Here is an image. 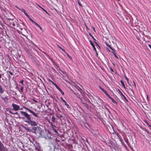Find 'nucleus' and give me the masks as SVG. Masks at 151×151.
<instances>
[{
  "instance_id": "1",
  "label": "nucleus",
  "mask_w": 151,
  "mask_h": 151,
  "mask_svg": "<svg viewBox=\"0 0 151 151\" xmlns=\"http://www.w3.org/2000/svg\"><path fill=\"white\" fill-rule=\"evenodd\" d=\"M32 132L35 133L38 136L42 135V131L41 128L38 127H32Z\"/></svg>"
},
{
  "instance_id": "2",
  "label": "nucleus",
  "mask_w": 151,
  "mask_h": 151,
  "mask_svg": "<svg viewBox=\"0 0 151 151\" xmlns=\"http://www.w3.org/2000/svg\"><path fill=\"white\" fill-rule=\"evenodd\" d=\"M109 144V146L111 148H113L115 150H119L120 149L119 145L117 144L116 142H108Z\"/></svg>"
},
{
  "instance_id": "3",
  "label": "nucleus",
  "mask_w": 151,
  "mask_h": 151,
  "mask_svg": "<svg viewBox=\"0 0 151 151\" xmlns=\"http://www.w3.org/2000/svg\"><path fill=\"white\" fill-rule=\"evenodd\" d=\"M25 122L32 126L35 127V126H37V122L35 121L31 120V119L29 121L25 120Z\"/></svg>"
},
{
  "instance_id": "4",
  "label": "nucleus",
  "mask_w": 151,
  "mask_h": 151,
  "mask_svg": "<svg viewBox=\"0 0 151 151\" xmlns=\"http://www.w3.org/2000/svg\"><path fill=\"white\" fill-rule=\"evenodd\" d=\"M20 112L22 115L24 116L27 119V120L29 121L31 119L30 116L25 112L21 111H20Z\"/></svg>"
},
{
  "instance_id": "5",
  "label": "nucleus",
  "mask_w": 151,
  "mask_h": 151,
  "mask_svg": "<svg viewBox=\"0 0 151 151\" xmlns=\"http://www.w3.org/2000/svg\"><path fill=\"white\" fill-rule=\"evenodd\" d=\"M0 151H8L7 149L4 147L1 142H0Z\"/></svg>"
},
{
  "instance_id": "6",
  "label": "nucleus",
  "mask_w": 151,
  "mask_h": 151,
  "mask_svg": "<svg viewBox=\"0 0 151 151\" xmlns=\"http://www.w3.org/2000/svg\"><path fill=\"white\" fill-rule=\"evenodd\" d=\"M12 105L13 108V110L15 111H17L19 109V106L18 105L14 104H12Z\"/></svg>"
},
{
  "instance_id": "7",
  "label": "nucleus",
  "mask_w": 151,
  "mask_h": 151,
  "mask_svg": "<svg viewBox=\"0 0 151 151\" xmlns=\"http://www.w3.org/2000/svg\"><path fill=\"white\" fill-rule=\"evenodd\" d=\"M51 126H52V127L51 128L52 130H53L56 133L58 134V131L55 129V128H56V127L55 125H54L52 124V123H51Z\"/></svg>"
},
{
  "instance_id": "8",
  "label": "nucleus",
  "mask_w": 151,
  "mask_h": 151,
  "mask_svg": "<svg viewBox=\"0 0 151 151\" xmlns=\"http://www.w3.org/2000/svg\"><path fill=\"white\" fill-rule=\"evenodd\" d=\"M52 144L54 146V150L53 151H55V149L56 148H58V145L57 143V142H53Z\"/></svg>"
},
{
  "instance_id": "9",
  "label": "nucleus",
  "mask_w": 151,
  "mask_h": 151,
  "mask_svg": "<svg viewBox=\"0 0 151 151\" xmlns=\"http://www.w3.org/2000/svg\"><path fill=\"white\" fill-rule=\"evenodd\" d=\"M31 114H32L33 116H35L37 118H39V117L38 116V115L39 114L38 113H36L34 111L32 110L30 112Z\"/></svg>"
},
{
  "instance_id": "10",
  "label": "nucleus",
  "mask_w": 151,
  "mask_h": 151,
  "mask_svg": "<svg viewBox=\"0 0 151 151\" xmlns=\"http://www.w3.org/2000/svg\"><path fill=\"white\" fill-rule=\"evenodd\" d=\"M60 99L67 106V108H70L69 105L64 100L62 97H61Z\"/></svg>"
},
{
  "instance_id": "11",
  "label": "nucleus",
  "mask_w": 151,
  "mask_h": 151,
  "mask_svg": "<svg viewBox=\"0 0 151 151\" xmlns=\"http://www.w3.org/2000/svg\"><path fill=\"white\" fill-rule=\"evenodd\" d=\"M55 86L57 88V89H58L59 91H60V92L63 95L64 94V92H63V91H62V90L57 85H55Z\"/></svg>"
},
{
  "instance_id": "12",
  "label": "nucleus",
  "mask_w": 151,
  "mask_h": 151,
  "mask_svg": "<svg viewBox=\"0 0 151 151\" xmlns=\"http://www.w3.org/2000/svg\"><path fill=\"white\" fill-rule=\"evenodd\" d=\"M56 117L60 119V121H61V118H62V119H64V117L63 116L60 114L57 115Z\"/></svg>"
},
{
  "instance_id": "13",
  "label": "nucleus",
  "mask_w": 151,
  "mask_h": 151,
  "mask_svg": "<svg viewBox=\"0 0 151 151\" xmlns=\"http://www.w3.org/2000/svg\"><path fill=\"white\" fill-rule=\"evenodd\" d=\"M89 42L90 43L91 45L92 46V47L93 48V50H94L95 51H96V48L92 41L91 40H90Z\"/></svg>"
},
{
  "instance_id": "14",
  "label": "nucleus",
  "mask_w": 151,
  "mask_h": 151,
  "mask_svg": "<svg viewBox=\"0 0 151 151\" xmlns=\"http://www.w3.org/2000/svg\"><path fill=\"white\" fill-rule=\"evenodd\" d=\"M24 129L26 131L28 132H32V127L29 128L28 127H24Z\"/></svg>"
},
{
  "instance_id": "15",
  "label": "nucleus",
  "mask_w": 151,
  "mask_h": 151,
  "mask_svg": "<svg viewBox=\"0 0 151 151\" xmlns=\"http://www.w3.org/2000/svg\"><path fill=\"white\" fill-rule=\"evenodd\" d=\"M2 99L4 100V101L5 102L7 101L8 100V98L7 97L5 96L2 97Z\"/></svg>"
},
{
  "instance_id": "16",
  "label": "nucleus",
  "mask_w": 151,
  "mask_h": 151,
  "mask_svg": "<svg viewBox=\"0 0 151 151\" xmlns=\"http://www.w3.org/2000/svg\"><path fill=\"white\" fill-rule=\"evenodd\" d=\"M99 87L105 93L107 92L105 90L104 88H102L100 86H99Z\"/></svg>"
},
{
  "instance_id": "17",
  "label": "nucleus",
  "mask_w": 151,
  "mask_h": 151,
  "mask_svg": "<svg viewBox=\"0 0 151 151\" xmlns=\"http://www.w3.org/2000/svg\"><path fill=\"white\" fill-rule=\"evenodd\" d=\"M110 99L113 102V103L116 104L117 105V102L114 100L112 98H111Z\"/></svg>"
},
{
  "instance_id": "18",
  "label": "nucleus",
  "mask_w": 151,
  "mask_h": 151,
  "mask_svg": "<svg viewBox=\"0 0 151 151\" xmlns=\"http://www.w3.org/2000/svg\"><path fill=\"white\" fill-rule=\"evenodd\" d=\"M106 44L108 47H109L111 49L113 50V51H114V50L111 47V46L109 45L107 43H106Z\"/></svg>"
},
{
  "instance_id": "19",
  "label": "nucleus",
  "mask_w": 151,
  "mask_h": 151,
  "mask_svg": "<svg viewBox=\"0 0 151 151\" xmlns=\"http://www.w3.org/2000/svg\"><path fill=\"white\" fill-rule=\"evenodd\" d=\"M120 82H121V83L122 86H123V87L125 89L126 88V87L124 85V82H123V81L122 80H121L120 81Z\"/></svg>"
},
{
  "instance_id": "20",
  "label": "nucleus",
  "mask_w": 151,
  "mask_h": 151,
  "mask_svg": "<svg viewBox=\"0 0 151 151\" xmlns=\"http://www.w3.org/2000/svg\"><path fill=\"white\" fill-rule=\"evenodd\" d=\"M120 92L121 93V95L123 97V98H124V99L125 100H126V101H127L128 100L125 97V96L123 94V93L121 91H120Z\"/></svg>"
},
{
  "instance_id": "21",
  "label": "nucleus",
  "mask_w": 151,
  "mask_h": 151,
  "mask_svg": "<svg viewBox=\"0 0 151 151\" xmlns=\"http://www.w3.org/2000/svg\"><path fill=\"white\" fill-rule=\"evenodd\" d=\"M4 91V90H3L1 86L0 85V93H2Z\"/></svg>"
},
{
  "instance_id": "22",
  "label": "nucleus",
  "mask_w": 151,
  "mask_h": 151,
  "mask_svg": "<svg viewBox=\"0 0 151 151\" xmlns=\"http://www.w3.org/2000/svg\"><path fill=\"white\" fill-rule=\"evenodd\" d=\"M74 94L77 96V97H78L79 98H80L81 96L77 92H75Z\"/></svg>"
},
{
  "instance_id": "23",
  "label": "nucleus",
  "mask_w": 151,
  "mask_h": 151,
  "mask_svg": "<svg viewBox=\"0 0 151 151\" xmlns=\"http://www.w3.org/2000/svg\"><path fill=\"white\" fill-rule=\"evenodd\" d=\"M83 105L84 106L86 107L88 109L89 108V106L88 104H87L86 103H84Z\"/></svg>"
},
{
  "instance_id": "24",
  "label": "nucleus",
  "mask_w": 151,
  "mask_h": 151,
  "mask_svg": "<svg viewBox=\"0 0 151 151\" xmlns=\"http://www.w3.org/2000/svg\"><path fill=\"white\" fill-rule=\"evenodd\" d=\"M55 118L54 117V116H52V122H55Z\"/></svg>"
},
{
  "instance_id": "25",
  "label": "nucleus",
  "mask_w": 151,
  "mask_h": 151,
  "mask_svg": "<svg viewBox=\"0 0 151 151\" xmlns=\"http://www.w3.org/2000/svg\"><path fill=\"white\" fill-rule=\"evenodd\" d=\"M81 100L83 104H84V103H86L85 100L84 99H81Z\"/></svg>"
},
{
  "instance_id": "26",
  "label": "nucleus",
  "mask_w": 151,
  "mask_h": 151,
  "mask_svg": "<svg viewBox=\"0 0 151 151\" xmlns=\"http://www.w3.org/2000/svg\"><path fill=\"white\" fill-rule=\"evenodd\" d=\"M39 6L40 8L41 9H42V10H43L47 14H48V12H47L45 10V9H44L42 7H41L40 6Z\"/></svg>"
},
{
  "instance_id": "27",
  "label": "nucleus",
  "mask_w": 151,
  "mask_h": 151,
  "mask_svg": "<svg viewBox=\"0 0 151 151\" xmlns=\"http://www.w3.org/2000/svg\"><path fill=\"white\" fill-rule=\"evenodd\" d=\"M89 35L93 39V40H95V41L96 40L95 39V38H94L93 37V35L90 33H89Z\"/></svg>"
},
{
  "instance_id": "28",
  "label": "nucleus",
  "mask_w": 151,
  "mask_h": 151,
  "mask_svg": "<svg viewBox=\"0 0 151 151\" xmlns=\"http://www.w3.org/2000/svg\"><path fill=\"white\" fill-rule=\"evenodd\" d=\"M114 51H112V53L114 54V55L115 57L116 58H118V57L116 56L115 53L114 52Z\"/></svg>"
},
{
  "instance_id": "29",
  "label": "nucleus",
  "mask_w": 151,
  "mask_h": 151,
  "mask_svg": "<svg viewBox=\"0 0 151 151\" xmlns=\"http://www.w3.org/2000/svg\"><path fill=\"white\" fill-rule=\"evenodd\" d=\"M58 47L59 48L61 49L63 52H65V50L64 49H63V48H62L61 47H60V46H59L58 45Z\"/></svg>"
},
{
  "instance_id": "30",
  "label": "nucleus",
  "mask_w": 151,
  "mask_h": 151,
  "mask_svg": "<svg viewBox=\"0 0 151 151\" xmlns=\"http://www.w3.org/2000/svg\"><path fill=\"white\" fill-rule=\"evenodd\" d=\"M37 27H39L42 31L43 32L42 28L40 27V26L38 24L37 25Z\"/></svg>"
},
{
  "instance_id": "31",
  "label": "nucleus",
  "mask_w": 151,
  "mask_h": 151,
  "mask_svg": "<svg viewBox=\"0 0 151 151\" xmlns=\"http://www.w3.org/2000/svg\"><path fill=\"white\" fill-rule=\"evenodd\" d=\"M9 113H11V114H16L17 115H18V114H19L17 112H16L15 113H13L12 111H9Z\"/></svg>"
},
{
  "instance_id": "32",
  "label": "nucleus",
  "mask_w": 151,
  "mask_h": 151,
  "mask_svg": "<svg viewBox=\"0 0 151 151\" xmlns=\"http://www.w3.org/2000/svg\"><path fill=\"white\" fill-rule=\"evenodd\" d=\"M122 145L125 147V148H127V147L126 146V145L124 143V142H121Z\"/></svg>"
},
{
  "instance_id": "33",
  "label": "nucleus",
  "mask_w": 151,
  "mask_h": 151,
  "mask_svg": "<svg viewBox=\"0 0 151 151\" xmlns=\"http://www.w3.org/2000/svg\"><path fill=\"white\" fill-rule=\"evenodd\" d=\"M141 128L143 130L145 131V132H148L146 128L143 127H141Z\"/></svg>"
},
{
  "instance_id": "34",
  "label": "nucleus",
  "mask_w": 151,
  "mask_h": 151,
  "mask_svg": "<svg viewBox=\"0 0 151 151\" xmlns=\"http://www.w3.org/2000/svg\"><path fill=\"white\" fill-rule=\"evenodd\" d=\"M145 122L147 124V125H148L149 127H150L151 128V126L146 121H145Z\"/></svg>"
},
{
  "instance_id": "35",
  "label": "nucleus",
  "mask_w": 151,
  "mask_h": 151,
  "mask_svg": "<svg viewBox=\"0 0 151 151\" xmlns=\"http://www.w3.org/2000/svg\"><path fill=\"white\" fill-rule=\"evenodd\" d=\"M23 88H24V87H21V88H20V89H21V91L22 92H23Z\"/></svg>"
},
{
  "instance_id": "36",
  "label": "nucleus",
  "mask_w": 151,
  "mask_h": 151,
  "mask_svg": "<svg viewBox=\"0 0 151 151\" xmlns=\"http://www.w3.org/2000/svg\"><path fill=\"white\" fill-rule=\"evenodd\" d=\"M19 10H21L23 12H24V11H25V10L23 9H20Z\"/></svg>"
},
{
  "instance_id": "37",
  "label": "nucleus",
  "mask_w": 151,
  "mask_h": 151,
  "mask_svg": "<svg viewBox=\"0 0 151 151\" xmlns=\"http://www.w3.org/2000/svg\"><path fill=\"white\" fill-rule=\"evenodd\" d=\"M23 82H24V81L23 80H22V81H20L19 82L20 83H21L22 84H23Z\"/></svg>"
},
{
  "instance_id": "38",
  "label": "nucleus",
  "mask_w": 151,
  "mask_h": 151,
  "mask_svg": "<svg viewBox=\"0 0 151 151\" xmlns=\"http://www.w3.org/2000/svg\"><path fill=\"white\" fill-rule=\"evenodd\" d=\"M77 89H78V91H79L80 92L81 91V88H79V87H78V88H77Z\"/></svg>"
},
{
  "instance_id": "39",
  "label": "nucleus",
  "mask_w": 151,
  "mask_h": 151,
  "mask_svg": "<svg viewBox=\"0 0 151 151\" xmlns=\"http://www.w3.org/2000/svg\"><path fill=\"white\" fill-rule=\"evenodd\" d=\"M32 100H33V101L34 102H35V103H37V102H38V101H37L36 100H35V99H32Z\"/></svg>"
},
{
  "instance_id": "40",
  "label": "nucleus",
  "mask_w": 151,
  "mask_h": 151,
  "mask_svg": "<svg viewBox=\"0 0 151 151\" xmlns=\"http://www.w3.org/2000/svg\"><path fill=\"white\" fill-rule=\"evenodd\" d=\"M67 55L68 57L69 58H70V59H71V57H70V56L68 54H67Z\"/></svg>"
},
{
  "instance_id": "41",
  "label": "nucleus",
  "mask_w": 151,
  "mask_h": 151,
  "mask_svg": "<svg viewBox=\"0 0 151 151\" xmlns=\"http://www.w3.org/2000/svg\"><path fill=\"white\" fill-rule=\"evenodd\" d=\"M17 115L18 116V118H19L20 119H21V118H22V119L23 118H21V117L20 116V115L19 114H18V115Z\"/></svg>"
},
{
  "instance_id": "42",
  "label": "nucleus",
  "mask_w": 151,
  "mask_h": 151,
  "mask_svg": "<svg viewBox=\"0 0 151 151\" xmlns=\"http://www.w3.org/2000/svg\"><path fill=\"white\" fill-rule=\"evenodd\" d=\"M28 18H30V16L27 13L25 15Z\"/></svg>"
},
{
  "instance_id": "43",
  "label": "nucleus",
  "mask_w": 151,
  "mask_h": 151,
  "mask_svg": "<svg viewBox=\"0 0 151 151\" xmlns=\"http://www.w3.org/2000/svg\"><path fill=\"white\" fill-rule=\"evenodd\" d=\"M52 83L54 85H55H55H56L57 84L55 83H54L52 81Z\"/></svg>"
},
{
  "instance_id": "44",
  "label": "nucleus",
  "mask_w": 151,
  "mask_h": 151,
  "mask_svg": "<svg viewBox=\"0 0 151 151\" xmlns=\"http://www.w3.org/2000/svg\"><path fill=\"white\" fill-rule=\"evenodd\" d=\"M94 42L97 45L99 48H100V46H99V45L95 41H94Z\"/></svg>"
},
{
  "instance_id": "45",
  "label": "nucleus",
  "mask_w": 151,
  "mask_h": 151,
  "mask_svg": "<svg viewBox=\"0 0 151 151\" xmlns=\"http://www.w3.org/2000/svg\"><path fill=\"white\" fill-rule=\"evenodd\" d=\"M94 42L97 45L99 48H100V46H99V45L95 41H94Z\"/></svg>"
},
{
  "instance_id": "46",
  "label": "nucleus",
  "mask_w": 151,
  "mask_h": 151,
  "mask_svg": "<svg viewBox=\"0 0 151 151\" xmlns=\"http://www.w3.org/2000/svg\"><path fill=\"white\" fill-rule=\"evenodd\" d=\"M125 78L127 81L128 83H129V81H128V79L126 76H125Z\"/></svg>"
},
{
  "instance_id": "47",
  "label": "nucleus",
  "mask_w": 151,
  "mask_h": 151,
  "mask_svg": "<svg viewBox=\"0 0 151 151\" xmlns=\"http://www.w3.org/2000/svg\"><path fill=\"white\" fill-rule=\"evenodd\" d=\"M27 110H28L29 112H30L32 110L31 109L28 108Z\"/></svg>"
},
{
  "instance_id": "48",
  "label": "nucleus",
  "mask_w": 151,
  "mask_h": 151,
  "mask_svg": "<svg viewBox=\"0 0 151 151\" xmlns=\"http://www.w3.org/2000/svg\"><path fill=\"white\" fill-rule=\"evenodd\" d=\"M9 72V73H10V74H11V75H13V73L12 72L10 71Z\"/></svg>"
},
{
  "instance_id": "49",
  "label": "nucleus",
  "mask_w": 151,
  "mask_h": 151,
  "mask_svg": "<svg viewBox=\"0 0 151 151\" xmlns=\"http://www.w3.org/2000/svg\"><path fill=\"white\" fill-rule=\"evenodd\" d=\"M105 108L109 112H110V111H109V109H108V108L107 107H105Z\"/></svg>"
},
{
  "instance_id": "50",
  "label": "nucleus",
  "mask_w": 151,
  "mask_h": 151,
  "mask_svg": "<svg viewBox=\"0 0 151 151\" xmlns=\"http://www.w3.org/2000/svg\"><path fill=\"white\" fill-rule=\"evenodd\" d=\"M107 96L109 99H110L111 97L109 96V95H108Z\"/></svg>"
},
{
  "instance_id": "51",
  "label": "nucleus",
  "mask_w": 151,
  "mask_h": 151,
  "mask_svg": "<svg viewBox=\"0 0 151 151\" xmlns=\"http://www.w3.org/2000/svg\"><path fill=\"white\" fill-rule=\"evenodd\" d=\"M71 90L72 91V92L74 94L76 92L75 91H74L73 90H72V89H71Z\"/></svg>"
},
{
  "instance_id": "52",
  "label": "nucleus",
  "mask_w": 151,
  "mask_h": 151,
  "mask_svg": "<svg viewBox=\"0 0 151 151\" xmlns=\"http://www.w3.org/2000/svg\"><path fill=\"white\" fill-rule=\"evenodd\" d=\"M35 24V25L36 26H37V25L38 24H37V23H36L35 22L34 23Z\"/></svg>"
},
{
  "instance_id": "53",
  "label": "nucleus",
  "mask_w": 151,
  "mask_h": 151,
  "mask_svg": "<svg viewBox=\"0 0 151 151\" xmlns=\"http://www.w3.org/2000/svg\"><path fill=\"white\" fill-rule=\"evenodd\" d=\"M147 109H146L147 110L149 111V110L150 109V108H149L147 106Z\"/></svg>"
},
{
  "instance_id": "54",
  "label": "nucleus",
  "mask_w": 151,
  "mask_h": 151,
  "mask_svg": "<svg viewBox=\"0 0 151 151\" xmlns=\"http://www.w3.org/2000/svg\"><path fill=\"white\" fill-rule=\"evenodd\" d=\"M78 3L79 5L80 6H82V5L80 4V3L79 1H78Z\"/></svg>"
},
{
  "instance_id": "55",
  "label": "nucleus",
  "mask_w": 151,
  "mask_h": 151,
  "mask_svg": "<svg viewBox=\"0 0 151 151\" xmlns=\"http://www.w3.org/2000/svg\"><path fill=\"white\" fill-rule=\"evenodd\" d=\"M110 68L111 71H112V72L114 71V70H113V69L111 68Z\"/></svg>"
},
{
  "instance_id": "56",
  "label": "nucleus",
  "mask_w": 151,
  "mask_h": 151,
  "mask_svg": "<svg viewBox=\"0 0 151 151\" xmlns=\"http://www.w3.org/2000/svg\"><path fill=\"white\" fill-rule=\"evenodd\" d=\"M147 99L148 101H149L148 96V95L147 96Z\"/></svg>"
},
{
  "instance_id": "57",
  "label": "nucleus",
  "mask_w": 151,
  "mask_h": 151,
  "mask_svg": "<svg viewBox=\"0 0 151 151\" xmlns=\"http://www.w3.org/2000/svg\"><path fill=\"white\" fill-rule=\"evenodd\" d=\"M133 82H134V86L135 87H136V84L135 83V82H134V81H133Z\"/></svg>"
},
{
  "instance_id": "58",
  "label": "nucleus",
  "mask_w": 151,
  "mask_h": 151,
  "mask_svg": "<svg viewBox=\"0 0 151 151\" xmlns=\"http://www.w3.org/2000/svg\"><path fill=\"white\" fill-rule=\"evenodd\" d=\"M148 46L151 49V45H148Z\"/></svg>"
},
{
  "instance_id": "59",
  "label": "nucleus",
  "mask_w": 151,
  "mask_h": 151,
  "mask_svg": "<svg viewBox=\"0 0 151 151\" xmlns=\"http://www.w3.org/2000/svg\"><path fill=\"white\" fill-rule=\"evenodd\" d=\"M30 20V21H31L32 20V19L30 17V18H28Z\"/></svg>"
},
{
  "instance_id": "60",
  "label": "nucleus",
  "mask_w": 151,
  "mask_h": 151,
  "mask_svg": "<svg viewBox=\"0 0 151 151\" xmlns=\"http://www.w3.org/2000/svg\"><path fill=\"white\" fill-rule=\"evenodd\" d=\"M24 108L25 109H26L27 110V109L28 108L26 107H24Z\"/></svg>"
},
{
  "instance_id": "61",
  "label": "nucleus",
  "mask_w": 151,
  "mask_h": 151,
  "mask_svg": "<svg viewBox=\"0 0 151 151\" xmlns=\"http://www.w3.org/2000/svg\"><path fill=\"white\" fill-rule=\"evenodd\" d=\"M31 22H32V23H34L35 22L32 19V20L31 21Z\"/></svg>"
},
{
  "instance_id": "62",
  "label": "nucleus",
  "mask_w": 151,
  "mask_h": 151,
  "mask_svg": "<svg viewBox=\"0 0 151 151\" xmlns=\"http://www.w3.org/2000/svg\"><path fill=\"white\" fill-rule=\"evenodd\" d=\"M105 94L106 95V96H107L108 95H109V94L107 93V92H106V93H105Z\"/></svg>"
},
{
  "instance_id": "63",
  "label": "nucleus",
  "mask_w": 151,
  "mask_h": 151,
  "mask_svg": "<svg viewBox=\"0 0 151 151\" xmlns=\"http://www.w3.org/2000/svg\"><path fill=\"white\" fill-rule=\"evenodd\" d=\"M126 142L127 144L129 146V142Z\"/></svg>"
},
{
  "instance_id": "64",
  "label": "nucleus",
  "mask_w": 151,
  "mask_h": 151,
  "mask_svg": "<svg viewBox=\"0 0 151 151\" xmlns=\"http://www.w3.org/2000/svg\"><path fill=\"white\" fill-rule=\"evenodd\" d=\"M24 13V14H25V15L26 14H27V13L26 12H25V11L24 12H23Z\"/></svg>"
}]
</instances>
